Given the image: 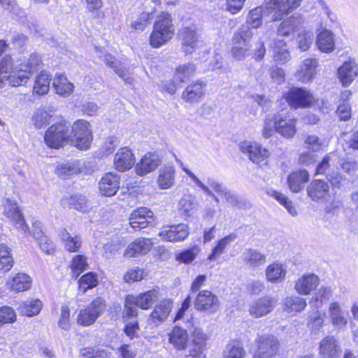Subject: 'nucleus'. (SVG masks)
Wrapping results in <instances>:
<instances>
[{
  "label": "nucleus",
  "mask_w": 358,
  "mask_h": 358,
  "mask_svg": "<svg viewBox=\"0 0 358 358\" xmlns=\"http://www.w3.org/2000/svg\"><path fill=\"white\" fill-rule=\"evenodd\" d=\"M276 131L282 137L291 139L296 134V120L284 114H275L268 116L264 122L262 131V136L269 138Z\"/></svg>",
  "instance_id": "obj_1"
},
{
  "label": "nucleus",
  "mask_w": 358,
  "mask_h": 358,
  "mask_svg": "<svg viewBox=\"0 0 358 358\" xmlns=\"http://www.w3.org/2000/svg\"><path fill=\"white\" fill-rule=\"evenodd\" d=\"M175 32L171 16L168 13H162L157 16L150 36V44L158 48L171 40Z\"/></svg>",
  "instance_id": "obj_2"
},
{
  "label": "nucleus",
  "mask_w": 358,
  "mask_h": 358,
  "mask_svg": "<svg viewBox=\"0 0 358 358\" xmlns=\"http://www.w3.org/2000/svg\"><path fill=\"white\" fill-rule=\"evenodd\" d=\"M254 35L248 25H241L234 33L230 54L233 59L243 61L251 55V39Z\"/></svg>",
  "instance_id": "obj_3"
},
{
  "label": "nucleus",
  "mask_w": 358,
  "mask_h": 358,
  "mask_svg": "<svg viewBox=\"0 0 358 358\" xmlns=\"http://www.w3.org/2000/svg\"><path fill=\"white\" fill-rule=\"evenodd\" d=\"M70 137L69 124L65 120H62L48 129L44 141L50 148L58 149L62 147Z\"/></svg>",
  "instance_id": "obj_4"
},
{
  "label": "nucleus",
  "mask_w": 358,
  "mask_h": 358,
  "mask_svg": "<svg viewBox=\"0 0 358 358\" xmlns=\"http://www.w3.org/2000/svg\"><path fill=\"white\" fill-rule=\"evenodd\" d=\"M74 145L80 150H87L90 148L93 139L90 124L80 120L74 122L70 133Z\"/></svg>",
  "instance_id": "obj_5"
},
{
  "label": "nucleus",
  "mask_w": 358,
  "mask_h": 358,
  "mask_svg": "<svg viewBox=\"0 0 358 358\" xmlns=\"http://www.w3.org/2000/svg\"><path fill=\"white\" fill-rule=\"evenodd\" d=\"M106 306L104 299L101 297L96 298L85 308L80 310L77 317L78 323L83 326L94 324L104 312Z\"/></svg>",
  "instance_id": "obj_6"
},
{
  "label": "nucleus",
  "mask_w": 358,
  "mask_h": 358,
  "mask_svg": "<svg viewBox=\"0 0 358 358\" xmlns=\"http://www.w3.org/2000/svg\"><path fill=\"white\" fill-rule=\"evenodd\" d=\"M284 96L288 105L294 109L308 108L315 102L312 93L303 87H292Z\"/></svg>",
  "instance_id": "obj_7"
},
{
  "label": "nucleus",
  "mask_w": 358,
  "mask_h": 358,
  "mask_svg": "<svg viewBox=\"0 0 358 358\" xmlns=\"http://www.w3.org/2000/svg\"><path fill=\"white\" fill-rule=\"evenodd\" d=\"M22 63L20 60L15 61L14 59L7 55L0 62V73H8L6 80L12 87L21 85L22 82Z\"/></svg>",
  "instance_id": "obj_8"
},
{
  "label": "nucleus",
  "mask_w": 358,
  "mask_h": 358,
  "mask_svg": "<svg viewBox=\"0 0 358 358\" xmlns=\"http://www.w3.org/2000/svg\"><path fill=\"white\" fill-rule=\"evenodd\" d=\"M255 343L257 349L254 354V358H271L278 353L279 342L273 335H259Z\"/></svg>",
  "instance_id": "obj_9"
},
{
  "label": "nucleus",
  "mask_w": 358,
  "mask_h": 358,
  "mask_svg": "<svg viewBox=\"0 0 358 358\" xmlns=\"http://www.w3.org/2000/svg\"><path fill=\"white\" fill-rule=\"evenodd\" d=\"M301 2V0H265V9L274 11L270 20L277 21L298 8Z\"/></svg>",
  "instance_id": "obj_10"
},
{
  "label": "nucleus",
  "mask_w": 358,
  "mask_h": 358,
  "mask_svg": "<svg viewBox=\"0 0 358 358\" xmlns=\"http://www.w3.org/2000/svg\"><path fill=\"white\" fill-rule=\"evenodd\" d=\"M195 309L208 313H216L220 306L218 296L208 289L200 291L194 301Z\"/></svg>",
  "instance_id": "obj_11"
},
{
  "label": "nucleus",
  "mask_w": 358,
  "mask_h": 358,
  "mask_svg": "<svg viewBox=\"0 0 358 358\" xmlns=\"http://www.w3.org/2000/svg\"><path fill=\"white\" fill-rule=\"evenodd\" d=\"M179 38L186 54L192 53L202 43L199 30L194 26L182 27L180 30Z\"/></svg>",
  "instance_id": "obj_12"
},
{
  "label": "nucleus",
  "mask_w": 358,
  "mask_h": 358,
  "mask_svg": "<svg viewBox=\"0 0 358 358\" xmlns=\"http://www.w3.org/2000/svg\"><path fill=\"white\" fill-rule=\"evenodd\" d=\"M319 60L315 57L303 59L298 67L294 76L296 79L304 84L311 83L317 73Z\"/></svg>",
  "instance_id": "obj_13"
},
{
  "label": "nucleus",
  "mask_w": 358,
  "mask_h": 358,
  "mask_svg": "<svg viewBox=\"0 0 358 358\" xmlns=\"http://www.w3.org/2000/svg\"><path fill=\"white\" fill-rule=\"evenodd\" d=\"M29 231V233L37 241L42 251L48 255H52L55 252L53 243L44 235L42 230L41 223L38 221L31 222V228L24 222V232Z\"/></svg>",
  "instance_id": "obj_14"
},
{
  "label": "nucleus",
  "mask_w": 358,
  "mask_h": 358,
  "mask_svg": "<svg viewBox=\"0 0 358 358\" xmlns=\"http://www.w3.org/2000/svg\"><path fill=\"white\" fill-rule=\"evenodd\" d=\"M241 151L249 157L254 163L264 162L270 156V152L259 143L252 141H243L239 145Z\"/></svg>",
  "instance_id": "obj_15"
},
{
  "label": "nucleus",
  "mask_w": 358,
  "mask_h": 358,
  "mask_svg": "<svg viewBox=\"0 0 358 358\" xmlns=\"http://www.w3.org/2000/svg\"><path fill=\"white\" fill-rule=\"evenodd\" d=\"M155 223L153 213L147 208L134 210L129 216V224L136 231H139Z\"/></svg>",
  "instance_id": "obj_16"
},
{
  "label": "nucleus",
  "mask_w": 358,
  "mask_h": 358,
  "mask_svg": "<svg viewBox=\"0 0 358 358\" xmlns=\"http://www.w3.org/2000/svg\"><path fill=\"white\" fill-rule=\"evenodd\" d=\"M189 234V227L183 223L177 225L165 226L158 234L163 241L173 243L185 241Z\"/></svg>",
  "instance_id": "obj_17"
},
{
  "label": "nucleus",
  "mask_w": 358,
  "mask_h": 358,
  "mask_svg": "<svg viewBox=\"0 0 358 358\" xmlns=\"http://www.w3.org/2000/svg\"><path fill=\"white\" fill-rule=\"evenodd\" d=\"M358 76V64L354 59L349 58L337 70V77L342 86H350Z\"/></svg>",
  "instance_id": "obj_18"
},
{
  "label": "nucleus",
  "mask_w": 358,
  "mask_h": 358,
  "mask_svg": "<svg viewBox=\"0 0 358 358\" xmlns=\"http://www.w3.org/2000/svg\"><path fill=\"white\" fill-rule=\"evenodd\" d=\"M330 187L322 180H313L307 187L308 196L314 201L323 203L330 198Z\"/></svg>",
  "instance_id": "obj_19"
},
{
  "label": "nucleus",
  "mask_w": 358,
  "mask_h": 358,
  "mask_svg": "<svg viewBox=\"0 0 358 358\" xmlns=\"http://www.w3.org/2000/svg\"><path fill=\"white\" fill-rule=\"evenodd\" d=\"M162 162V157L157 152L146 153L135 166L136 173L141 176L155 171Z\"/></svg>",
  "instance_id": "obj_20"
},
{
  "label": "nucleus",
  "mask_w": 358,
  "mask_h": 358,
  "mask_svg": "<svg viewBox=\"0 0 358 358\" xmlns=\"http://www.w3.org/2000/svg\"><path fill=\"white\" fill-rule=\"evenodd\" d=\"M341 348L338 340L332 336H327L320 342L319 352L322 358H338Z\"/></svg>",
  "instance_id": "obj_21"
},
{
  "label": "nucleus",
  "mask_w": 358,
  "mask_h": 358,
  "mask_svg": "<svg viewBox=\"0 0 358 358\" xmlns=\"http://www.w3.org/2000/svg\"><path fill=\"white\" fill-rule=\"evenodd\" d=\"M134 163V155L128 147L121 148L114 156L113 165L118 171L129 170Z\"/></svg>",
  "instance_id": "obj_22"
},
{
  "label": "nucleus",
  "mask_w": 358,
  "mask_h": 358,
  "mask_svg": "<svg viewBox=\"0 0 358 358\" xmlns=\"http://www.w3.org/2000/svg\"><path fill=\"white\" fill-rule=\"evenodd\" d=\"M275 303V300L271 296L262 297L250 303L249 313L256 318L263 317L272 311Z\"/></svg>",
  "instance_id": "obj_23"
},
{
  "label": "nucleus",
  "mask_w": 358,
  "mask_h": 358,
  "mask_svg": "<svg viewBox=\"0 0 358 358\" xmlns=\"http://www.w3.org/2000/svg\"><path fill=\"white\" fill-rule=\"evenodd\" d=\"M207 184L214 189L215 192L222 195L227 201L234 206L241 208L242 206V200L235 193L232 192L220 183L217 180L208 177L206 180Z\"/></svg>",
  "instance_id": "obj_24"
},
{
  "label": "nucleus",
  "mask_w": 358,
  "mask_h": 358,
  "mask_svg": "<svg viewBox=\"0 0 358 358\" xmlns=\"http://www.w3.org/2000/svg\"><path fill=\"white\" fill-rule=\"evenodd\" d=\"M171 309L172 302L168 299L162 300L159 303L156 305L150 315V324H152L153 327L159 326L167 319Z\"/></svg>",
  "instance_id": "obj_25"
},
{
  "label": "nucleus",
  "mask_w": 358,
  "mask_h": 358,
  "mask_svg": "<svg viewBox=\"0 0 358 358\" xmlns=\"http://www.w3.org/2000/svg\"><path fill=\"white\" fill-rule=\"evenodd\" d=\"M158 297L159 292L153 289L141 293L137 296L129 295L128 303L129 304L134 303V306L143 310H148L158 299Z\"/></svg>",
  "instance_id": "obj_26"
},
{
  "label": "nucleus",
  "mask_w": 358,
  "mask_h": 358,
  "mask_svg": "<svg viewBox=\"0 0 358 358\" xmlns=\"http://www.w3.org/2000/svg\"><path fill=\"white\" fill-rule=\"evenodd\" d=\"M319 278L313 273H307L300 277L294 285L296 292L301 295H308L319 285Z\"/></svg>",
  "instance_id": "obj_27"
},
{
  "label": "nucleus",
  "mask_w": 358,
  "mask_h": 358,
  "mask_svg": "<svg viewBox=\"0 0 358 358\" xmlns=\"http://www.w3.org/2000/svg\"><path fill=\"white\" fill-rule=\"evenodd\" d=\"M328 313L332 325L338 330L345 329L348 324L346 313L339 303L334 301L329 304Z\"/></svg>",
  "instance_id": "obj_28"
},
{
  "label": "nucleus",
  "mask_w": 358,
  "mask_h": 358,
  "mask_svg": "<svg viewBox=\"0 0 358 358\" xmlns=\"http://www.w3.org/2000/svg\"><path fill=\"white\" fill-rule=\"evenodd\" d=\"M153 245L154 243L151 238H137L127 246L124 255L133 257L137 255H145L151 250Z\"/></svg>",
  "instance_id": "obj_29"
},
{
  "label": "nucleus",
  "mask_w": 358,
  "mask_h": 358,
  "mask_svg": "<svg viewBox=\"0 0 358 358\" xmlns=\"http://www.w3.org/2000/svg\"><path fill=\"white\" fill-rule=\"evenodd\" d=\"M99 192L105 196H112L120 188V178L111 173H106L99 182Z\"/></svg>",
  "instance_id": "obj_30"
},
{
  "label": "nucleus",
  "mask_w": 358,
  "mask_h": 358,
  "mask_svg": "<svg viewBox=\"0 0 358 358\" xmlns=\"http://www.w3.org/2000/svg\"><path fill=\"white\" fill-rule=\"evenodd\" d=\"M205 82L198 80L189 85L182 92V98L189 103L199 101L204 96Z\"/></svg>",
  "instance_id": "obj_31"
},
{
  "label": "nucleus",
  "mask_w": 358,
  "mask_h": 358,
  "mask_svg": "<svg viewBox=\"0 0 358 358\" xmlns=\"http://www.w3.org/2000/svg\"><path fill=\"white\" fill-rule=\"evenodd\" d=\"M176 169L173 165H164L158 171L157 183L160 189H167L175 184Z\"/></svg>",
  "instance_id": "obj_32"
},
{
  "label": "nucleus",
  "mask_w": 358,
  "mask_h": 358,
  "mask_svg": "<svg viewBox=\"0 0 358 358\" xmlns=\"http://www.w3.org/2000/svg\"><path fill=\"white\" fill-rule=\"evenodd\" d=\"M169 343L177 350H185L189 341V336L187 330L176 326L169 334Z\"/></svg>",
  "instance_id": "obj_33"
},
{
  "label": "nucleus",
  "mask_w": 358,
  "mask_h": 358,
  "mask_svg": "<svg viewBox=\"0 0 358 358\" xmlns=\"http://www.w3.org/2000/svg\"><path fill=\"white\" fill-rule=\"evenodd\" d=\"M55 110L54 108H39L36 109L31 117V121L34 127L41 129L50 123L53 118Z\"/></svg>",
  "instance_id": "obj_34"
},
{
  "label": "nucleus",
  "mask_w": 358,
  "mask_h": 358,
  "mask_svg": "<svg viewBox=\"0 0 358 358\" xmlns=\"http://www.w3.org/2000/svg\"><path fill=\"white\" fill-rule=\"evenodd\" d=\"M52 87L55 92L63 97L71 95L74 89V85L68 78L61 73H57L53 79Z\"/></svg>",
  "instance_id": "obj_35"
},
{
  "label": "nucleus",
  "mask_w": 358,
  "mask_h": 358,
  "mask_svg": "<svg viewBox=\"0 0 358 358\" xmlns=\"http://www.w3.org/2000/svg\"><path fill=\"white\" fill-rule=\"evenodd\" d=\"M286 273V266L278 262L269 264L266 269V280L272 283L282 282L285 279Z\"/></svg>",
  "instance_id": "obj_36"
},
{
  "label": "nucleus",
  "mask_w": 358,
  "mask_h": 358,
  "mask_svg": "<svg viewBox=\"0 0 358 358\" xmlns=\"http://www.w3.org/2000/svg\"><path fill=\"white\" fill-rule=\"evenodd\" d=\"M318 49L326 53L331 52L335 49V38L334 34L327 30H322L318 35L316 41Z\"/></svg>",
  "instance_id": "obj_37"
},
{
  "label": "nucleus",
  "mask_w": 358,
  "mask_h": 358,
  "mask_svg": "<svg viewBox=\"0 0 358 358\" xmlns=\"http://www.w3.org/2000/svg\"><path fill=\"white\" fill-rule=\"evenodd\" d=\"M99 57L104 61L106 65L112 68L114 71L127 84L132 85L134 79L128 74L124 68L119 67V62L110 54L100 55Z\"/></svg>",
  "instance_id": "obj_38"
},
{
  "label": "nucleus",
  "mask_w": 358,
  "mask_h": 358,
  "mask_svg": "<svg viewBox=\"0 0 358 358\" xmlns=\"http://www.w3.org/2000/svg\"><path fill=\"white\" fill-rule=\"evenodd\" d=\"M245 264L251 268L263 266L266 262V255L255 249H247L243 253Z\"/></svg>",
  "instance_id": "obj_39"
},
{
  "label": "nucleus",
  "mask_w": 358,
  "mask_h": 358,
  "mask_svg": "<svg viewBox=\"0 0 358 358\" xmlns=\"http://www.w3.org/2000/svg\"><path fill=\"white\" fill-rule=\"evenodd\" d=\"M309 180V174L306 170L293 172L288 177V185L293 192H300Z\"/></svg>",
  "instance_id": "obj_40"
},
{
  "label": "nucleus",
  "mask_w": 358,
  "mask_h": 358,
  "mask_svg": "<svg viewBox=\"0 0 358 358\" xmlns=\"http://www.w3.org/2000/svg\"><path fill=\"white\" fill-rule=\"evenodd\" d=\"M303 24L300 17H290L281 22L278 27V34L283 36H288L294 31H298Z\"/></svg>",
  "instance_id": "obj_41"
},
{
  "label": "nucleus",
  "mask_w": 358,
  "mask_h": 358,
  "mask_svg": "<svg viewBox=\"0 0 358 358\" xmlns=\"http://www.w3.org/2000/svg\"><path fill=\"white\" fill-rule=\"evenodd\" d=\"M51 80L52 76L50 73L46 71H41L34 80L33 94L38 95L47 94L50 89Z\"/></svg>",
  "instance_id": "obj_42"
},
{
  "label": "nucleus",
  "mask_w": 358,
  "mask_h": 358,
  "mask_svg": "<svg viewBox=\"0 0 358 358\" xmlns=\"http://www.w3.org/2000/svg\"><path fill=\"white\" fill-rule=\"evenodd\" d=\"M246 352L240 342L231 341L226 345L223 351L222 358H245Z\"/></svg>",
  "instance_id": "obj_43"
},
{
  "label": "nucleus",
  "mask_w": 358,
  "mask_h": 358,
  "mask_svg": "<svg viewBox=\"0 0 358 358\" xmlns=\"http://www.w3.org/2000/svg\"><path fill=\"white\" fill-rule=\"evenodd\" d=\"M266 194L282 205L292 216L296 217L298 215L296 207L285 194L271 188L266 189Z\"/></svg>",
  "instance_id": "obj_44"
},
{
  "label": "nucleus",
  "mask_w": 358,
  "mask_h": 358,
  "mask_svg": "<svg viewBox=\"0 0 358 358\" xmlns=\"http://www.w3.org/2000/svg\"><path fill=\"white\" fill-rule=\"evenodd\" d=\"M61 238L64 248L70 252L79 251L82 245V241L78 236H72L66 229L61 232Z\"/></svg>",
  "instance_id": "obj_45"
},
{
  "label": "nucleus",
  "mask_w": 358,
  "mask_h": 358,
  "mask_svg": "<svg viewBox=\"0 0 358 358\" xmlns=\"http://www.w3.org/2000/svg\"><path fill=\"white\" fill-rule=\"evenodd\" d=\"M266 13L267 10L262 6L252 9L248 13L246 23L243 25H248L251 29L259 28L262 24V17Z\"/></svg>",
  "instance_id": "obj_46"
},
{
  "label": "nucleus",
  "mask_w": 358,
  "mask_h": 358,
  "mask_svg": "<svg viewBox=\"0 0 358 358\" xmlns=\"http://www.w3.org/2000/svg\"><path fill=\"white\" fill-rule=\"evenodd\" d=\"M176 161L178 162L181 166L182 169L183 171L186 173V174L191 178V180L201 189L202 191L207 195L211 196L213 200L218 203L219 199L218 197L213 192V191L210 189V186L207 184H204L201 180H199L196 176L189 169H187L186 166H185L182 164V162L176 159Z\"/></svg>",
  "instance_id": "obj_47"
},
{
  "label": "nucleus",
  "mask_w": 358,
  "mask_h": 358,
  "mask_svg": "<svg viewBox=\"0 0 358 358\" xmlns=\"http://www.w3.org/2000/svg\"><path fill=\"white\" fill-rule=\"evenodd\" d=\"M306 306V299L297 296H287L284 301L285 309L288 313L301 312Z\"/></svg>",
  "instance_id": "obj_48"
},
{
  "label": "nucleus",
  "mask_w": 358,
  "mask_h": 358,
  "mask_svg": "<svg viewBox=\"0 0 358 358\" xmlns=\"http://www.w3.org/2000/svg\"><path fill=\"white\" fill-rule=\"evenodd\" d=\"M196 66L192 63H187L179 66L175 73L174 78L180 83L189 79L194 75Z\"/></svg>",
  "instance_id": "obj_49"
},
{
  "label": "nucleus",
  "mask_w": 358,
  "mask_h": 358,
  "mask_svg": "<svg viewBox=\"0 0 358 358\" xmlns=\"http://www.w3.org/2000/svg\"><path fill=\"white\" fill-rule=\"evenodd\" d=\"M80 172V169L74 162H66L59 164L55 169V173L63 179L77 174Z\"/></svg>",
  "instance_id": "obj_50"
},
{
  "label": "nucleus",
  "mask_w": 358,
  "mask_h": 358,
  "mask_svg": "<svg viewBox=\"0 0 358 358\" xmlns=\"http://www.w3.org/2000/svg\"><path fill=\"white\" fill-rule=\"evenodd\" d=\"M43 306L42 301L37 298L27 299L24 301V315L27 317L38 315Z\"/></svg>",
  "instance_id": "obj_51"
},
{
  "label": "nucleus",
  "mask_w": 358,
  "mask_h": 358,
  "mask_svg": "<svg viewBox=\"0 0 358 358\" xmlns=\"http://www.w3.org/2000/svg\"><path fill=\"white\" fill-rule=\"evenodd\" d=\"M79 289L85 293L87 289L95 287L98 284V278L96 274L92 272H89L80 278Z\"/></svg>",
  "instance_id": "obj_52"
},
{
  "label": "nucleus",
  "mask_w": 358,
  "mask_h": 358,
  "mask_svg": "<svg viewBox=\"0 0 358 358\" xmlns=\"http://www.w3.org/2000/svg\"><path fill=\"white\" fill-rule=\"evenodd\" d=\"M87 266V258L84 255H77L72 258L71 268L75 278H77Z\"/></svg>",
  "instance_id": "obj_53"
},
{
  "label": "nucleus",
  "mask_w": 358,
  "mask_h": 358,
  "mask_svg": "<svg viewBox=\"0 0 358 358\" xmlns=\"http://www.w3.org/2000/svg\"><path fill=\"white\" fill-rule=\"evenodd\" d=\"M180 209L186 216L192 215L196 210L197 204L191 195H185L179 202Z\"/></svg>",
  "instance_id": "obj_54"
},
{
  "label": "nucleus",
  "mask_w": 358,
  "mask_h": 358,
  "mask_svg": "<svg viewBox=\"0 0 358 358\" xmlns=\"http://www.w3.org/2000/svg\"><path fill=\"white\" fill-rule=\"evenodd\" d=\"M13 262L9 248L5 245H0V270L9 271L13 266Z\"/></svg>",
  "instance_id": "obj_55"
},
{
  "label": "nucleus",
  "mask_w": 358,
  "mask_h": 358,
  "mask_svg": "<svg viewBox=\"0 0 358 358\" xmlns=\"http://www.w3.org/2000/svg\"><path fill=\"white\" fill-rule=\"evenodd\" d=\"M313 41V33L305 29L302 30L296 38L298 47L302 51L309 49Z\"/></svg>",
  "instance_id": "obj_56"
},
{
  "label": "nucleus",
  "mask_w": 358,
  "mask_h": 358,
  "mask_svg": "<svg viewBox=\"0 0 358 358\" xmlns=\"http://www.w3.org/2000/svg\"><path fill=\"white\" fill-rule=\"evenodd\" d=\"M341 139L343 141L344 148L358 150V131L343 132Z\"/></svg>",
  "instance_id": "obj_57"
},
{
  "label": "nucleus",
  "mask_w": 358,
  "mask_h": 358,
  "mask_svg": "<svg viewBox=\"0 0 358 358\" xmlns=\"http://www.w3.org/2000/svg\"><path fill=\"white\" fill-rule=\"evenodd\" d=\"M4 213L8 217L11 218L15 222L19 224L20 227L22 226L21 222L22 219V214L16 203L7 202L4 207Z\"/></svg>",
  "instance_id": "obj_58"
},
{
  "label": "nucleus",
  "mask_w": 358,
  "mask_h": 358,
  "mask_svg": "<svg viewBox=\"0 0 358 358\" xmlns=\"http://www.w3.org/2000/svg\"><path fill=\"white\" fill-rule=\"evenodd\" d=\"M233 241L231 236H225L224 238L218 241L216 246L213 249L211 254L208 257L210 261L216 259L224 251L227 246Z\"/></svg>",
  "instance_id": "obj_59"
},
{
  "label": "nucleus",
  "mask_w": 358,
  "mask_h": 358,
  "mask_svg": "<svg viewBox=\"0 0 358 358\" xmlns=\"http://www.w3.org/2000/svg\"><path fill=\"white\" fill-rule=\"evenodd\" d=\"M324 317L325 313L318 310L315 311L310 316L308 325L315 333L317 332L323 326Z\"/></svg>",
  "instance_id": "obj_60"
},
{
  "label": "nucleus",
  "mask_w": 358,
  "mask_h": 358,
  "mask_svg": "<svg viewBox=\"0 0 358 358\" xmlns=\"http://www.w3.org/2000/svg\"><path fill=\"white\" fill-rule=\"evenodd\" d=\"M16 319L14 310L8 306L0 308V327L4 324L13 322Z\"/></svg>",
  "instance_id": "obj_61"
},
{
  "label": "nucleus",
  "mask_w": 358,
  "mask_h": 358,
  "mask_svg": "<svg viewBox=\"0 0 358 358\" xmlns=\"http://www.w3.org/2000/svg\"><path fill=\"white\" fill-rule=\"evenodd\" d=\"M199 251L197 248L186 250L176 256V260L185 264H189L196 258Z\"/></svg>",
  "instance_id": "obj_62"
},
{
  "label": "nucleus",
  "mask_w": 358,
  "mask_h": 358,
  "mask_svg": "<svg viewBox=\"0 0 358 358\" xmlns=\"http://www.w3.org/2000/svg\"><path fill=\"white\" fill-rule=\"evenodd\" d=\"M152 15L148 13L142 12L139 17L131 22V27L136 30L143 31L150 23Z\"/></svg>",
  "instance_id": "obj_63"
},
{
  "label": "nucleus",
  "mask_w": 358,
  "mask_h": 358,
  "mask_svg": "<svg viewBox=\"0 0 358 358\" xmlns=\"http://www.w3.org/2000/svg\"><path fill=\"white\" fill-rule=\"evenodd\" d=\"M8 289L15 292H19L22 289V274L17 273L15 276L10 278L6 282Z\"/></svg>",
  "instance_id": "obj_64"
}]
</instances>
